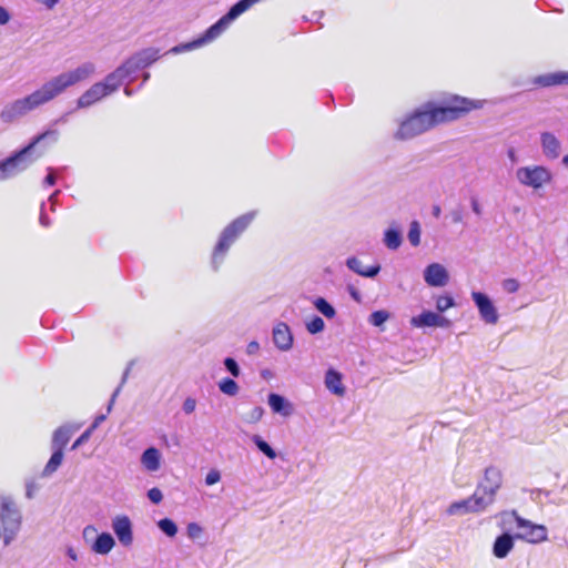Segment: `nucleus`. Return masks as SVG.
Returning <instances> with one entry per match:
<instances>
[{
  "label": "nucleus",
  "mask_w": 568,
  "mask_h": 568,
  "mask_svg": "<svg viewBox=\"0 0 568 568\" xmlns=\"http://www.w3.org/2000/svg\"><path fill=\"white\" fill-rule=\"evenodd\" d=\"M138 71H140V68H138V63L132 55L108 75L119 89L126 79L135 74Z\"/></svg>",
  "instance_id": "2eb2a0df"
},
{
  "label": "nucleus",
  "mask_w": 568,
  "mask_h": 568,
  "mask_svg": "<svg viewBox=\"0 0 568 568\" xmlns=\"http://www.w3.org/2000/svg\"><path fill=\"white\" fill-rule=\"evenodd\" d=\"M92 435V429H87L72 445L71 449H78L81 445L87 443Z\"/></svg>",
  "instance_id": "a18cd8bd"
},
{
  "label": "nucleus",
  "mask_w": 568,
  "mask_h": 568,
  "mask_svg": "<svg viewBox=\"0 0 568 568\" xmlns=\"http://www.w3.org/2000/svg\"><path fill=\"white\" fill-rule=\"evenodd\" d=\"M220 390L229 396H235L239 393V386L235 381L224 378L219 383Z\"/></svg>",
  "instance_id": "f704fd0d"
},
{
  "label": "nucleus",
  "mask_w": 568,
  "mask_h": 568,
  "mask_svg": "<svg viewBox=\"0 0 568 568\" xmlns=\"http://www.w3.org/2000/svg\"><path fill=\"white\" fill-rule=\"evenodd\" d=\"M224 365H225V368L230 372V374L234 377H239L240 375V367L237 365V363L235 362V359L231 358V357H226L224 359Z\"/></svg>",
  "instance_id": "ea45409f"
},
{
  "label": "nucleus",
  "mask_w": 568,
  "mask_h": 568,
  "mask_svg": "<svg viewBox=\"0 0 568 568\" xmlns=\"http://www.w3.org/2000/svg\"><path fill=\"white\" fill-rule=\"evenodd\" d=\"M532 83L544 88L562 84L568 85V71H558L538 75L532 79Z\"/></svg>",
  "instance_id": "a211bd4d"
},
{
  "label": "nucleus",
  "mask_w": 568,
  "mask_h": 568,
  "mask_svg": "<svg viewBox=\"0 0 568 568\" xmlns=\"http://www.w3.org/2000/svg\"><path fill=\"white\" fill-rule=\"evenodd\" d=\"M260 351V344L256 341H252L246 346V353L248 355H255Z\"/></svg>",
  "instance_id": "8fccbe9b"
},
{
  "label": "nucleus",
  "mask_w": 568,
  "mask_h": 568,
  "mask_svg": "<svg viewBox=\"0 0 568 568\" xmlns=\"http://www.w3.org/2000/svg\"><path fill=\"white\" fill-rule=\"evenodd\" d=\"M263 416V409L261 407H255L251 413V419L256 422L260 420Z\"/></svg>",
  "instance_id": "3c124183"
},
{
  "label": "nucleus",
  "mask_w": 568,
  "mask_h": 568,
  "mask_svg": "<svg viewBox=\"0 0 568 568\" xmlns=\"http://www.w3.org/2000/svg\"><path fill=\"white\" fill-rule=\"evenodd\" d=\"M352 296H353V298H354V300H356V301H358V300H359V296H358V294H357L356 292H353V293H352Z\"/></svg>",
  "instance_id": "774afa93"
},
{
  "label": "nucleus",
  "mask_w": 568,
  "mask_h": 568,
  "mask_svg": "<svg viewBox=\"0 0 568 568\" xmlns=\"http://www.w3.org/2000/svg\"><path fill=\"white\" fill-rule=\"evenodd\" d=\"M389 318L387 311L381 310L375 311L369 315L368 322L376 327H381Z\"/></svg>",
  "instance_id": "4c0bfd02"
},
{
  "label": "nucleus",
  "mask_w": 568,
  "mask_h": 568,
  "mask_svg": "<svg viewBox=\"0 0 568 568\" xmlns=\"http://www.w3.org/2000/svg\"><path fill=\"white\" fill-rule=\"evenodd\" d=\"M10 19L11 16L9 11L4 7L0 6V26L7 24L10 21Z\"/></svg>",
  "instance_id": "09e8293b"
},
{
  "label": "nucleus",
  "mask_w": 568,
  "mask_h": 568,
  "mask_svg": "<svg viewBox=\"0 0 568 568\" xmlns=\"http://www.w3.org/2000/svg\"><path fill=\"white\" fill-rule=\"evenodd\" d=\"M562 164L568 169V154L562 158Z\"/></svg>",
  "instance_id": "0e129e2a"
},
{
  "label": "nucleus",
  "mask_w": 568,
  "mask_h": 568,
  "mask_svg": "<svg viewBox=\"0 0 568 568\" xmlns=\"http://www.w3.org/2000/svg\"><path fill=\"white\" fill-rule=\"evenodd\" d=\"M440 213H442L440 206L439 205H434L433 206V215L435 217H438L440 215Z\"/></svg>",
  "instance_id": "13d9d810"
},
{
  "label": "nucleus",
  "mask_w": 568,
  "mask_h": 568,
  "mask_svg": "<svg viewBox=\"0 0 568 568\" xmlns=\"http://www.w3.org/2000/svg\"><path fill=\"white\" fill-rule=\"evenodd\" d=\"M140 70L151 65L160 58V50L155 48L143 49L133 54Z\"/></svg>",
  "instance_id": "bb28decb"
},
{
  "label": "nucleus",
  "mask_w": 568,
  "mask_h": 568,
  "mask_svg": "<svg viewBox=\"0 0 568 568\" xmlns=\"http://www.w3.org/2000/svg\"><path fill=\"white\" fill-rule=\"evenodd\" d=\"M471 300L475 303L480 320L487 325H496L499 321V313L491 298L481 292H471Z\"/></svg>",
  "instance_id": "1a4fd4ad"
},
{
  "label": "nucleus",
  "mask_w": 568,
  "mask_h": 568,
  "mask_svg": "<svg viewBox=\"0 0 568 568\" xmlns=\"http://www.w3.org/2000/svg\"><path fill=\"white\" fill-rule=\"evenodd\" d=\"M346 266L354 273L369 278L375 277L381 271L379 264L366 267L364 266L363 262L356 256L348 257L346 260Z\"/></svg>",
  "instance_id": "aec40b11"
},
{
  "label": "nucleus",
  "mask_w": 568,
  "mask_h": 568,
  "mask_svg": "<svg viewBox=\"0 0 568 568\" xmlns=\"http://www.w3.org/2000/svg\"><path fill=\"white\" fill-rule=\"evenodd\" d=\"M403 242L402 233L398 229L389 227L384 232L383 243L389 250H397Z\"/></svg>",
  "instance_id": "cd10ccee"
},
{
  "label": "nucleus",
  "mask_w": 568,
  "mask_h": 568,
  "mask_svg": "<svg viewBox=\"0 0 568 568\" xmlns=\"http://www.w3.org/2000/svg\"><path fill=\"white\" fill-rule=\"evenodd\" d=\"M473 514L484 511L488 506L495 501V497L488 493H483L477 487L474 495L469 497Z\"/></svg>",
  "instance_id": "a878e982"
},
{
  "label": "nucleus",
  "mask_w": 568,
  "mask_h": 568,
  "mask_svg": "<svg viewBox=\"0 0 568 568\" xmlns=\"http://www.w3.org/2000/svg\"><path fill=\"white\" fill-rule=\"evenodd\" d=\"M55 183V176L52 173V170L50 169L49 174L44 179V184L47 185H53Z\"/></svg>",
  "instance_id": "4d7b16f0"
},
{
  "label": "nucleus",
  "mask_w": 568,
  "mask_h": 568,
  "mask_svg": "<svg viewBox=\"0 0 568 568\" xmlns=\"http://www.w3.org/2000/svg\"><path fill=\"white\" fill-rule=\"evenodd\" d=\"M313 305L316 311L328 320L334 318L336 315L335 308L324 297H316L313 301Z\"/></svg>",
  "instance_id": "7c9ffc66"
},
{
  "label": "nucleus",
  "mask_w": 568,
  "mask_h": 568,
  "mask_svg": "<svg viewBox=\"0 0 568 568\" xmlns=\"http://www.w3.org/2000/svg\"><path fill=\"white\" fill-rule=\"evenodd\" d=\"M446 513L449 516H463L466 514H473L469 497L466 499L457 500L452 503Z\"/></svg>",
  "instance_id": "c85d7f7f"
},
{
  "label": "nucleus",
  "mask_w": 568,
  "mask_h": 568,
  "mask_svg": "<svg viewBox=\"0 0 568 568\" xmlns=\"http://www.w3.org/2000/svg\"><path fill=\"white\" fill-rule=\"evenodd\" d=\"M425 283L430 287H444L449 282V273L440 263L428 264L423 272Z\"/></svg>",
  "instance_id": "9b49d317"
},
{
  "label": "nucleus",
  "mask_w": 568,
  "mask_h": 568,
  "mask_svg": "<svg viewBox=\"0 0 568 568\" xmlns=\"http://www.w3.org/2000/svg\"><path fill=\"white\" fill-rule=\"evenodd\" d=\"M503 484V475L500 469L495 466H489L485 469L484 477L478 484L479 490L496 496L498 489Z\"/></svg>",
  "instance_id": "ddd939ff"
},
{
  "label": "nucleus",
  "mask_w": 568,
  "mask_h": 568,
  "mask_svg": "<svg viewBox=\"0 0 568 568\" xmlns=\"http://www.w3.org/2000/svg\"><path fill=\"white\" fill-rule=\"evenodd\" d=\"M455 306V301L449 295H439L436 297V310L438 313H444L448 308Z\"/></svg>",
  "instance_id": "e433bc0d"
},
{
  "label": "nucleus",
  "mask_w": 568,
  "mask_h": 568,
  "mask_svg": "<svg viewBox=\"0 0 568 568\" xmlns=\"http://www.w3.org/2000/svg\"><path fill=\"white\" fill-rule=\"evenodd\" d=\"M40 222H41V224H42V225H44V226L49 225V221L47 220V217H45L44 215H41V217H40Z\"/></svg>",
  "instance_id": "680f3d73"
},
{
  "label": "nucleus",
  "mask_w": 568,
  "mask_h": 568,
  "mask_svg": "<svg viewBox=\"0 0 568 568\" xmlns=\"http://www.w3.org/2000/svg\"><path fill=\"white\" fill-rule=\"evenodd\" d=\"M513 548L514 537L505 532L496 538L493 546V554L496 558L503 559L508 556Z\"/></svg>",
  "instance_id": "5701e85b"
},
{
  "label": "nucleus",
  "mask_w": 568,
  "mask_h": 568,
  "mask_svg": "<svg viewBox=\"0 0 568 568\" xmlns=\"http://www.w3.org/2000/svg\"><path fill=\"white\" fill-rule=\"evenodd\" d=\"M63 460V452L53 449V453L48 460L47 465L43 468L42 476L49 477L51 476L62 464Z\"/></svg>",
  "instance_id": "c756f323"
},
{
  "label": "nucleus",
  "mask_w": 568,
  "mask_h": 568,
  "mask_svg": "<svg viewBox=\"0 0 568 568\" xmlns=\"http://www.w3.org/2000/svg\"><path fill=\"white\" fill-rule=\"evenodd\" d=\"M306 329L310 334L315 335L324 331L325 323L320 316H314L305 324Z\"/></svg>",
  "instance_id": "c9c22d12"
},
{
  "label": "nucleus",
  "mask_w": 568,
  "mask_h": 568,
  "mask_svg": "<svg viewBox=\"0 0 568 568\" xmlns=\"http://www.w3.org/2000/svg\"><path fill=\"white\" fill-rule=\"evenodd\" d=\"M471 210L475 214L480 215L481 214V206L477 199L471 200Z\"/></svg>",
  "instance_id": "5fc2aeb1"
},
{
  "label": "nucleus",
  "mask_w": 568,
  "mask_h": 568,
  "mask_svg": "<svg viewBox=\"0 0 568 568\" xmlns=\"http://www.w3.org/2000/svg\"><path fill=\"white\" fill-rule=\"evenodd\" d=\"M116 90V85L110 80V77L106 75L103 81L95 82L79 97L77 100V108H90L103 98L111 95Z\"/></svg>",
  "instance_id": "6e6552de"
},
{
  "label": "nucleus",
  "mask_w": 568,
  "mask_h": 568,
  "mask_svg": "<svg viewBox=\"0 0 568 568\" xmlns=\"http://www.w3.org/2000/svg\"><path fill=\"white\" fill-rule=\"evenodd\" d=\"M162 455L155 447L146 448L141 455L142 466L151 473L158 471L161 467Z\"/></svg>",
  "instance_id": "4be33fe9"
},
{
  "label": "nucleus",
  "mask_w": 568,
  "mask_h": 568,
  "mask_svg": "<svg viewBox=\"0 0 568 568\" xmlns=\"http://www.w3.org/2000/svg\"><path fill=\"white\" fill-rule=\"evenodd\" d=\"M38 3L43 4L47 9H53L59 0H36Z\"/></svg>",
  "instance_id": "603ef678"
},
{
  "label": "nucleus",
  "mask_w": 568,
  "mask_h": 568,
  "mask_svg": "<svg viewBox=\"0 0 568 568\" xmlns=\"http://www.w3.org/2000/svg\"><path fill=\"white\" fill-rule=\"evenodd\" d=\"M115 546V539L110 532H101L97 535L94 541L91 544V550L94 554L105 556Z\"/></svg>",
  "instance_id": "412c9836"
},
{
  "label": "nucleus",
  "mask_w": 568,
  "mask_h": 568,
  "mask_svg": "<svg viewBox=\"0 0 568 568\" xmlns=\"http://www.w3.org/2000/svg\"><path fill=\"white\" fill-rule=\"evenodd\" d=\"M453 220L455 223H458L462 221V214L459 212L454 213Z\"/></svg>",
  "instance_id": "052dcab7"
},
{
  "label": "nucleus",
  "mask_w": 568,
  "mask_h": 568,
  "mask_svg": "<svg viewBox=\"0 0 568 568\" xmlns=\"http://www.w3.org/2000/svg\"><path fill=\"white\" fill-rule=\"evenodd\" d=\"M159 529L168 537L173 538L178 534L176 524L170 518H163L158 521Z\"/></svg>",
  "instance_id": "473e14b6"
},
{
  "label": "nucleus",
  "mask_w": 568,
  "mask_h": 568,
  "mask_svg": "<svg viewBox=\"0 0 568 568\" xmlns=\"http://www.w3.org/2000/svg\"><path fill=\"white\" fill-rule=\"evenodd\" d=\"M410 325L417 328L442 327L448 328L452 322L439 313L424 311L417 316L410 318Z\"/></svg>",
  "instance_id": "9d476101"
},
{
  "label": "nucleus",
  "mask_w": 568,
  "mask_h": 568,
  "mask_svg": "<svg viewBox=\"0 0 568 568\" xmlns=\"http://www.w3.org/2000/svg\"><path fill=\"white\" fill-rule=\"evenodd\" d=\"M508 158L511 160V162L516 161V151L514 149L508 150Z\"/></svg>",
  "instance_id": "bf43d9fd"
},
{
  "label": "nucleus",
  "mask_w": 568,
  "mask_h": 568,
  "mask_svg": "<svg viewBox=\"0 0 568 568\" xmlns=\"http://www.w3.org/2000/svg\"><path fill=\"white\" fill-rule=\"evenodd\" d=\"M58 193H59V191H55L53 194H51L50 197H49V201L53 203L55 197H57V195H58Z\"/></svg>",
  "instance_id": "e2e57ef3"
},
{
  "label": "nucleus",
  "mask_w": 568,
  "mask_h": 568,
  "mask_svg": "<svg viewBox=\"0 0 568 568\" xmlns=\"http://www.w3.org/2000/svg\"><path fill=\"white\" fill-rule=\"evenodd\" d=\"M516 180L525 187L540 190L552 180L551 171L544 165L520 166L515 172Z\"/></svg>",
  "instance_id": "0eeeda50"
},
{
  "label": "nucleus",
  "mask_w": 568,
  "mask_h": 568,
  "mask_svg": "<svg viewBox=\"0 0 568 568\" xmlns=\"http://www.w3.org/2000/svg\"><path fill=\"white\" fill-rule=\"evenodd\" d=\"M254 217L255 212L246 213L235 219L223 230L212 254V265L214 270L220 267L231 245L246 230Z\"/></svg>",
  "instance_id": "20e7f679"
},
{
  "label": "nucleus",
  "mask_w": 568,
  "mask_h": 568,
  "mask_svg": "<svg viewBox=\"0 0 568 568\" xmlns=\"http://www.w3.org/2000/svg\"><path fill=\"white\" fill-rule=\"evenodd\" d=\"M195 407H196V400L192 397H187L184 402H183V410L185 414H191L195 410Z\"/></svg>",
  "instance_id": "49530a36"
},
{
  "label": "nucleus",
  "mask_w": 568,
  "mask_h": 568,
  "mask_svg": "<svg viewBox=\"0 0 568 568\" xmlns=\"http://www.w3.org/2000/svg\"><path fill=\"white\" fill-rule=\"evenodd\" d=\"M272 339L276 348L281 352H288L293 347V333L290 326L284 322H280L273 327Z\"/></svg>",
  "instance_id": "4468645a"
},
{
  "label": "nucleus",
  "mask_w": 568,
  "mask_h": 568,
  "mask_svg": "<svg viewBox=\"0 0 568 568\" xmlns=\"http://www.w3.org/2000/svg\"><path fill=\"white\" fill-rule=\"evenodd\" d=\"M124 93H125V95L131 97L132 95V90H130L129 88H125L124 89Z\"/></svg>",
  "instance_id": "69168bd1"
},
{
  "label": "nucleus",
  "mask_w": 568,
  "mask_h": 568,
  "mask_svg": "<svg viewBox=\"0 0 568 568\" xmlns=\"http://www.w3.org/2000/svg\"><path fill=\"white\" fill-rule=\"evenodd\" d=\"M67 556L72 560L77 561L79 559L78 552L73 547L67 548Z\"/></svg>",
  "instance_id": "864d4df0"
},
{
  "label": "nucleus",
  "mask_w": 568,
  "mask_h": 568,
  "mask_svg": "<svg viewBox=\"0 0 568 568\" xmlns=\"http://www.w3.org/2000/svg\"><path fill=\"white\" fill-rule=\"evenodd\" d=\"M95 64L87 61L73 70L62 72L51 78L30 94L6 104L0 112L1 121L4 123H11L26 116L32 111L54 100L68 88L88 80L95 73Z\"/></svg>",
  "instance_id": "f03ea898"
},
{
  "label": "nucleus",
  "mask_w": 568,
  "mask_h": 568,
  "mask_svg": "<svg viewBox=\"0 0 568 568\" xmlns=\"http://www.w3.org/2000/svg\"><path fill=\"white\" fill-rule=\"evenodd\" d=\"M204 529L197 523H189L186 526V535L191 540H199L203 537Z\"/></svg>",
  "instance_id": "58836bf2"
},
{
  "label": "nucleus",
  "mask_w": 568,
  "mask_h": 568,
  "mask_svg": "<svg viewBox=\"0 0 568 568\" xmlns=\"http://www.w3.org/2000/svg\"><path fill=\"white\" fill-rule=\"evenodd\" d=\"M484 101L450 95L440 102L429 101L415 109L398 124L395 138L409 140L430 129L456 121L471 110L481 109Z\"/></svg>",
  "instance_id": "f257e3e1"
},
{
  "label": "nucleus",
  "mask_w": 568,
  "mask_h": 568,
  "mask_svg": "<svg viewBox=\"0 0 568 568\" xmlns=\"http://www.w3.org/2000/svg\"><path fill=\"white\" fill-rule=\"evenodd\" d=\"M98 529L93 525H88L83 528L82 535L84 540H89L93 535H97Z\"/></svg>",
  "instance_id": "de8ad7c7"
},
{
  "label": "nucleus",
  "mask_w": 568,
  "mask_h": 568,
  "mask_svg": "<svg viewBox=\"0 0 568 568\" xmlns=\"http://www.w3.org/2000/svg\"><path fill=\"white\" fill-rule=\"evenodd\" d=\"M150 79V73L145 72L143 74V82H146Z\"/></svg>",
  "instance_id": "338daca9"
},
{
  "label": "nucleus",
  "mask_w": 568,
  "mask_h": 568,
  "mask_svg": "<svg viewBox=\"0 0 568 568\" xmlns=\"http://www.w3.org/2000/svg\"><path fill=\"white\" fill-rule=\"evenodd\" d=\"M79 425H63L54 430L52 436V449L62 450L68 444L71 436L79 429Z\"/></svg>",
  "instance_id": "6ab92c4d"
},
{
  "label": "nucleus",
  "mask_w": 568,
  "mask_h": 568,
  "mask_svg": "<svg viewBox=\"0 0 568 568\" xmlns=\"http://www.w3.org/2000/svg\"><path fill=\"white\" fill-rule=\"evenodd\" d=\"M132 366H133V362H130L128 364L124 373H123V377H122L120 386L114 390V393L112 395V399H111V403H110L109 408H108L109 412L111 410V406H112V403L114 402V398L119 395L122 385L125 383V381H126V378H128V376L130 374V371L132 369Z\"/></svg>",
  "instance_id": "a19ab883"
},
{
  "label": "nucleus",
  "mask_w": 568,
  "mask_h": 568,
  "mask_svg": "<svg viewBox=\"0 0 568 568\" xmlns=\"http://www.w3.org/2000/svg\"><path fill=\"white\" fill-rule=\"evenodd\" d=\"M541 152L548 160H556L561 153V142L551 132L545 131L540 133Z\"/></svg>",
  "instance_id": "dca6fc26"
},
{
  "label": "nucleus",
  "mask_w": 568,
  "mask_h": 568,
  "mask_svg": "<svg viewBox=\"0 0 568 568\" xmlns=\"http://www.w3.org/2000/svg\"><path fill=\"white\" fill-rule=\"evenodd\" d=\"M324 384L325 387L334 395L343 396L345 394V387L342 382V374L333 368H329L326 372Z\"/></svg>",
  "instance_id": "b1692460"
},
{
  "label": "nucleus",
  "mask_w": 568,
  "mask_h": 568,
  "mask_svg": "<svg viewBox=\"0 0 568 568\" xmlns=\"http://www.w3.org/2000/svg\"><path fill=\"white\" fill-rule=\"evenodd\" d=\"M267 403L273 413L283 417H290L294 413L293 404L282 395L271 393Z\"/></svg>",
  "instance_id": "f3484780"
},
{
  "label": "nucleus",
  "mask_w": 568,
  "mask_h": 568,
  "mask_svg": "<svg viewBox=\"0 0 568 568\" xmlns=\"http://www.w3.org/2000/svg\"><path fill=\"white\" fill-rule=\"evenodd\" d=\"M503 288L508 293H516L519 290V283L515 278H507L503 282Z\"/></svg>",
  "instance_id": "37998d69"
},
{
  "label": "nucleus",
  "mask_w": 568,
  "mask_h": 568,
  "mask_svg": "<svg viewBox=\"0 0 568 568\" xmlns=\"http://www.w3.org/2000/svg\"><path fill=\"white\" fill-rule=\"evenodd\" d=\"M59 139L58 130H47L37 136H34L31 142L24 146L22 150L16 152L13 155L8 159L0 161V180L11 179L19 173L27 170L32 163H34L39 158L42 156L43 151H38L37 146L44 142L50 141L51 143H55Z\"/></svg>",
  "instance_id": "7ed1b4c3"
},
{
  "label": "nucleus",
  "mask_w": 568,
  "mask_h": 568,
  "mask_svg": "<svg viewBox=\"0 0 568 568\" xmlns=\"http://www.w3.org/2000/svg\"><path fill=\"white\" fill-rule=\"evenodd\" d=\"M473 514L484 511L488 506L495 501V497L488 493H483L477 487L474 495L469 497Z\"/></svg>",
  "instance_id": "393cba45"
},
{
  "label": "nucleus",
  "mask_w": 568,
  "mask_h": 568,
  "mask_svg": "<svg viewBox=\"0 0 568 568\" xmlns=\"http://www.w3.org/2000/svg\"><path fill=\"white\" fill-rule=\"evenodd\" d=\"M500 517L504 525H508L511 521L516 523V527L519 530L515 536L517 539L525 540L529 544H541L548 540V529L546 526L525 519L515 510L505 511Z\"/></svg>",
  "instance_id": "39448f33"
},
{
  "label": "nucleus",
  "mask_w": 568,
  "mask_h": 568,
  "mask_svg": "<svg viewBox=\"0 0 568 568\" xmlns=\"http://www.w3.org/2000/svg\"><path fill=\"white\" fill-rule=\"evenodd\" d=\"M420 233H422V231H420L419 222L412 221L409 224V230H408V234H407L408 241L412 244V246L416 247L420 244Z\"/></svg>",
  "instance_id": "72a5a7b5"
},
{
  "label": "nucleus",
  "mask_w": 568,
  "mask_h": 568,
  "mask_svg": "<svg viewBox=\"0 0 568 568\" xmlns=\"http://www.w3.org/2000/svg\"><path fill=\"white\" fill-rule=\"evenodd\" d=\"M0 518H2L0 529H2L3 544L9 546L14 540L21 525L20 513L11 497H1Z\"/></svg>",
  "instance_id": "423d86ee"
},
{
  "label": "nucleus",
  "mask_w": 568,
  "mask_h": 568,
  "mask_svg": "<svg viewBox=\"0 0 568 568\" xmlns=\"http://www.w3.org/2000/svg\"><path fill=\"white\" fill-rule=\"evenodd\" d=\"M221 480V473L217 469H211L205 476V484L207 486L215 485Z\"/></svg>",
  "instance_id": "79ce46f5"
},
{
  "label": "nucleus",
  "mask_w": 568,
  "mask_h": 568,
  "mask_svg": "<svg viewBox=\"0 0 568 568\" xmlns=\"http://www.w3.org/2000/svg\"><path fill=\"white\" fill-rule=\"evenodd\" d=\"M105 419V415H99L95 417L93 424L89 427L92 432Z\"/></svg>",
  "instance_id": "6e6d98bb"
},
{
  "label": "nucleus",
  "mask_w": 568,
  "mask_h": 568,
  "mask_svg": "<svg viewBox=\"0 0 568 568\" xmlns=\"http://www.w3.org/2000/svg\"><path fill=\"white\" fill-rule=\"evenodd\" d=\"M112 529L124 547H129L133 542V530L130 518L125 515H118L112 519Z\"/></svg>",
  "instance_id": "f8f14e48"
},
{
  "label": "nucleus",
  "mask_w": 568,
  "mask_h": 568,
  "mask_svg": "<svg viewBox=\"0 0 568 568\" xmlns=\"http://www.w3.org/2000/svg\"><path fill=\"white\" fill-rule=\"evenodd\" d=\"M252 442L255 444V446L258 448V450L262 452L267 458H270V459L276 458V456H277L276 452L260 435H253Z\"/></svg>",
  "instance_id": "2f4dec72"
},
{
  "label": "nucleus",
  "mask_w": 568,
  "mask_h": 568,
  "mask_svg": "<svg viewBox=\"0 0 568 568\" xmlns=\"http://www.w3.org/2000/svg\"><path fill=\"white\" fill-rule=\"evenodd\" d=\"M148 497L153 504L158 505L162 501L163 494L159 488L154 487L148 491Z\"/></svg>",
  "instance_id": "c03bdc74"
}]
</instances>
